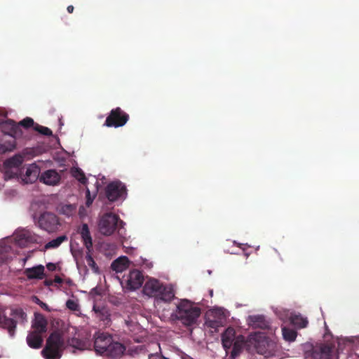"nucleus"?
Returning a JSON list of instances; mask_svg holds the SVG:
<instances>
[{
	"instance_id": "9d476101",
	"label": "nucleus",
	"mask_w": 359,
	"mask_h": 359,
	"mask_svg": "<svg viewBox=\"0 0 359 359\" xmlns=\"http://www.w3.org/2000/svg\"><path fill=\"white\" fill-rule=\"evenodd\" d=\"M163 285L158 280L151 278L144 284L143 292L147 296L156 297L159 295Z\"/></svg>"
},
{
	"instance_id": "a878e982",
	"label": "nucleus",
	"mask_w": 359,
	"mask_h": 359,
	"mask_svg": "<svg viewBox=\"0 0 359 359\" xmlns=\"http://www.w3.org/2000/svg\"><path fill=\"white\" fill-rule=\"evenodd\" d=\"M174 297L175 294L172 288L163 285L159 295L156 297L165 302H170Z\"/></svg>"
},
{
	"instance_id": "09e8293b",
	"label": "nucleus",
	"mask_w": 359,
	"mask_h": 359,
	"mask_svg": "<svg viewBox=\"0 0 359 359\" xmlns=\"http://www.w3.org/2000/svg\"><path fill=\"white\" fill-rule=\"evenodd\" d=\"M209 326L212 328H215L216 327L217 325H216V322L215 321H210L209 322Z\"/></svg>"
},
{
	"instance_id": "a18cd8bd",
	"label": "nucleus",
	"mask_w": 359,
	"mask_h": 359,
	"mask_svg": "<svg viewBox=\"0 0 359 359\" xmlns=\"http://www.w3.org/2000/svg\"><path fill=\"white\" fill-rule=\"evenodd\" d=\"M53 283H54V282H53V280H46L44 281V284H45V285H46V286H50V285H53Z\"/></svg>"
},
{
	"instance_id": "a211bd4d",
	"label": "nucleus",
	"mask_w": 359,
	"mask_h": 359,
	"mask_svg": "<svg viewBox=\"0 0 359 359\" xmlns=\"http://www.w3.org/2000/svg\"><path fill=\"white\" fill-rule=\"evenodd\" d=\"M42 334V333L38 332H30L27 337V343L28 346L34 349L41 348L43 341Z\"/></svg>"
},
{
	"instance_id": "b1692460",
	"label": "nucleus",
	"mask_w": 359,
	"mask_h": 359,
	"mask_svg": "<svg viewBox=\"0 0 359 359\" xmlns=\"http://www.w3.org/2000/svg\"><path fill=\"white\" fill-rule=\"evenodd\" d=\"M129 260L126 257H119L114 260L111 265L113 271L121 273L127 269Z\"/></svg>"
},
{
	"instance_id": "f704fd0d",
	"label": "nucleus",
	"mask_w": 359,
	"mask_h": 359,
	"mask_svg": "<svg viewBox=\"0 0 359 359\" xmlns=\"http://www.w3.org/2000/svg\"><path fill=\"white\" fill-rule=\"evenodd\" d=\"M66 306L68 309L73 311H79L80 310V306L78 302L73 299H68L66 302Z\"/></svg>"
},
{
	"instance_id": "6ab92c4d",
	"label": "nucleus",
	"mask_w": 359,
	"mask_h": 359,
	"mask_svg": "<svg viewBox=\"0 0 359 359\" xmlns=\"http://www.w3.org/2000/svg\"><path fill=\"white\" fill-rule=\"evenodd\" d=\"M44 270V266L40 264L32 268L25 269L24 273L29 280H41L45 276Z\"/></svg>"
},
{
	"instance_id": "412c9836",
	"label": "nucleus",
	"mask_w": 359,
	"mask_h": 359,
	"mask_svg": "<svg viewBox=\"0 0 359 359\" xmlns=\"http://www.w3.org/2000/svg\"><path fill=\"white\" fill-rule=\"evenodd\" d=\"M93 311L96 314V316L105 324H108L110 322L111 314L107 307L95 304L93 307Z\"/></svg>"
},
{
	"instance_id": "7c9ffc66",
	"label": "nucleus",
	"mask_w": 359,
	"mask_h": 359,
	"mask_svg": "<svg viewBox=\"0 0 359 359\" xmlns=\"http://www.w3.org/2000/svg\"><path fill=\"white\" fill-rule=\"evenodd\" d=\"M11 316H12L14 318L20 320L22 322H24L27 319V314L23 311L22 309H15L11 311Z\"/></svg>"
},
{
	"instance_id": "c9c22d12",
	"label": "nucleus",
	"mask_w": 359,
	"mask_h": 359,
	"mask_svg": "<svg viewBox=\"0 0 359 359\" xmlns=\"http://www.w3.org/2000/svg\"><path fill=\"white\" fill-rule=\"evenodd\" d=\"M16 138L12 137L11 140L6 141L4 144H6V147L9 151H13L16 147Z\"/></svg>"
},
{
	"instance_id": "79ce46f5",
	"label": "nucleus",
	"mask_w": 359,
	"mask_h": 359,
	"mask_svg": "<svg viewBox=\"0 0 359 359\" xmlns=\"http://www.w3.org/2000/svg\"><path fill=\"white\" fill-rule=\"evenodd\" d=\"M46 268L50 271H54L56 270V265L50 262L46 264Z\"/></svg>"
},
{
	"instance_id": "20e7f679",
	"label": "nucleus",
	"mask_w": 359,
	"mask_h": 359,
	"mask_svg": "<svg viewBox=\"0 0 359 359\" xmlns=\"http://www.w3.org/2000/svg\"><path fill=\"white\" fill-rule=\"evenodd\" d=\"M118 223L122 224L123 222L117 215L111 212L105 213L100 219L99 231L104 236H110L115 231Z\"/></svg>"
},
{
	"instance_id": "c03bdc74",
	"label": "nucleus",
	"mask_w": 359,
	"mask_h": 359,
	"mask_svg": "<svg viewBox=\"0 0 359 359\" xmlns=\"http://www.w3.org/2000/svg\"><path fill=\"white\" fill-rule=\"evenodd\" d=\"M64 282L69 286H72L74 284L72 280L70 278L64 280Z\"/></svg>"
},
{
	"instance_id": "f8f14e48",
	"label": "nucleus",
	"mask_w": 359,
	"mask_h": 359,
	"mask_svg": "<svg viewBox=\"0 0 359 359\" xmlns=\"http://www.w3.org/2000/svg\"><path fill=\"white\" fill-rule=\"evenodd\" d=\"M144 282V276L142 273L137 269L130 272L128 279L127 285L130 290H137L140 288Z\"/></svg>"
},
{
	"instance_id": "c756f323",
	"label": "nucleus",
	"mask_w": 359,
	"mask_h": 359,
	"mask_svg": "<svg viewBox=\"0 0 359 359\" xmlns=\"http://www.w3.org/2000/svg\"><path fill=\"white\" fill-rule=\"evenodd\" d=\"M73 176L82 184H86L88 179L86 178L84 172L80 168H76L73 172Z\"/></svg>"
},
{
	"instance_id": "cd10ccee",
	"label": "nucleus",
	"mask_w": 359,
	"mask_h": 359,
	"mask_svg": "<svg viewBox=\"0 0 359 359\" xmlns=\"http://www.w3.org/2000/svg\"><path fill=\"white\" fill-rule=\"evenodd\" d=\"M68 238L65 235L60 236L48 242L45 245L44 248L46 250L51 249V248H58L64 241H67Z\"/></svg>"
},
{
	"instance_id": "f03ea898",
	"label": "nucleus",
	"mask_w": 359,
	"mask_h": 359,
	"mask_svg": "<svg viewBox=\"0 0 359 359\" xmlns=\"http://www.w3.org/2000/svg\"><path fill=\"white\" fill-rule=\"evenodd\" d=\"M201 313V310L199 307L195 306L191 302L187 299H182L177 306L175 318L183 325L191 326L196 323Z\"/></svg>"
},
{
	"instance_id": "6e6552de",
	"label": "nucleus",
	"mask_w": 359,
	"mask_h": 359,
	"mask_svg": "<svg viewBox=\"0 0 359 359\" xmlns=\"http://www.w3.org/2000/svg\"><path fill=\"white\" fill-rule=\"evenodd\" d=\"M39 226L49 232H55L60 226L57 216L52 212H45L38 219Z\"/></svg>"
},
{
	"instance_id": "f257e3e1",
	"label": "nucleus",
	"mask_w": 359,
	"mask_h": 359,
	"mask_svg": "<svg viewBox=\"0 0 359 359\" xmlns=\"http://www.w3.org/2000/svg\"><path fill=\"white\" fill-rule=\"evenodd\" d=\"M94 348L97 354L110 359H119L126 351L123 344L114 341L111 335L105 333L95 335Z\"/></svg>"
},
{
	"instance_id": "2f4dec72",
	"label": "nucleus",
	"mask_w": 359,
	"mask_h": 359,
	"mask_svg": "<svg viewBox=\"0 0 359 359\" xmlns=\"http://www.w3.org/2000/svg\"><path fill=\"white\" fill-rule=\"evenodd\" d=\"M35 124L36 123H34V120L30 117H26L25 118L20 121L18 123H17L20 128L22 126L26 129H28L31 127L34 128Z\"/></svg>"
},
{
	"instance_id": "72a5a7b5",
	"label": "nucleus",
	"mask_w": 359,
	"mask_h": 359,
	"mask_svg": "<svg viewBox=\"0 0 359 359\" xmlns=\"http://www.w3.org/2000/svg\"><path fill=\"white\" fill-rule=\"evenodd\" d=\"M86 261L88 266L90 267L95 272L98 271V266H97L94 259L90 254V252H88V253L86 255Z\"/></svg>"
},
{
	"instance_id": "473e14b6",
	"label": "nucleus",
	"mask_w": 359,
	"mask_h": 359,
	"mask_svg": "<svg viewBox=\"0 0 359 359\" xmlns=\"http://www.w3.org/2000/svg\"><path fill=\"white\" fill-rule=\"evenodd\" d=\"M34 130L46 136H51L53 135V132L50 128L40 126L38 123L35 124Z\"/></svg>"
},
{
	"instance_id": "de8ad7c7",
	"label": "nucleus",
	"mask_w": 359,
	"mask_h": 359,
	"mask_svg": "<svg viewBox=\"0 0 359 359\" xmlns=\"http://www.w3.org/2000/svg\"><path fill=\"white\" fill-rule=\"evenodd\" d=\"M67 210H69V212H72L74 210V208L72 205H68L65 207Z\"/></svg>"
},
{
	"instance_id": "9b49d317",
	"label": "nucleus",
	"mask_w": 359,
	"mask_h": 359,
	"mask_svg": "<svg viewBox=\"0 0 359 359\" xmlns=\"http://www.w3.org/2000/svg\"><path fill=\"white\" fill-rule=\"evenodd\" d=\"M248 324L254 329L266 330L270 327V323L264 315L249 316L247 318Z\"/></svg>"
},
{
	"instance_id": "423d86ee",
	"label": "nucleus",
	"mask_w": 359,
	"mask_h": 359,
	"mask_svg": "<svg viewBox=\"0 0 359 359\" xmlns=\"http://www.w3.org/2000/svg\"><path fill=\"white\" fill-rule=\"evenodd\" d=\"M129 115L120 107L111 110L104 123V126L118 128L123 126L128 121Z\"/></svg>"
},
{
	"instance_id": "4be33fe9",
	"label": "nucleus",
	"mask_w": 359,
	"mask_h": 359,
	"mask_svg": "<svg viewBox=\"0 0 359 359\" xmlns=\"http://www.w3.org/2000/svg\"><path fill=\"white\" fill-rule=\"evenodd\" d=\"M245 344V337L243 335H239L236 338L232 345V351L231 352V358H236L242 352L243 346Z\"/></svg>"
},
{
	"instance_id": "bb28decb",
	"label": "nucleus",
	"mask_w": 359,
	"mask_h": 359,
	"mask_svg": "<svg viewBox=\"0 0 359 359\" xmlns=\"http://www.w3.org/2000/svg\"><path fill=\"white\" fill-rule=\"evenodd\" d=\"M67 343L69 346L79 351H83L88 348V343L86 341L76 337L69 339Z\"/></svg>"
},
{
	"instance_id": "f3484780",
	"label": "nucleus",
	"mask_w": 359,
	"mask_h": 359,
	"mask_svg": "<svg viewBox=\"0 0 359 359\" xmlns=\"http://www.w3.org/2000/svg\"><path fill=\"white\" fill-rule=\"evenodd\" d=\"M0 325L8 330L11 337L15 335L17 321L13 318L6 317L2 311H0Z\"/></svg>"
},
{
	"instance_id": "1a4fd4ad",
	"label": "nucleus",
	"mask_w": 359,
	"mask_h": 359,
	"mask_svg": "<svg viewBox=\"0 0 359 359\" xmlns=\"http://www.w3.org/2000/svg\"><path fill=\"white\" fill-rule=\"evenodd\" d=\"M1 130L11 137L19 138L22 136L21 128L17 125V123L12 119H7L0 123Z\"/></svg>"
},
{
	"instance_id": "e433bc0d",
	"label": "nucleus",
	"mask_w": 359,
	"mask_h": 359,
	"mask_svg": "<svg viewBox=\"0 0 359 359\" xmlns=\"http://www.w3.org/2000/svg\"><path fill=\"white\" fill-rule=\"evenodd\" d=\"M4 179L8 180L17 177V173L11 170L12 168H5Z\"/></svg>"
},
{
	"instance_id": "2eb2a0df",
	"label": "nucleus",
	"mask_w": 359,
	"mask_h": 359,
	"mask_svg": "<svg viewBox=\"0 0 359 359\" xmlns=\"http://www.w3.org/2000/svg\"><path fill=\"white\" fill-rule=\"evenodd\" d=\"M78 233L81 235L83 245L88 252L93 248V239L90 235L88 225L86 223L81 224L78 229Z\"/></svg>"
},
{
	"instance_id": "49530a36",
	"label": "nucleus",
	"mask_w": 359,
	"mask_h": 359,
	"mask_svg": "<svg viewBox=\"0 0 359 359\" xmlns=\"http://www.w3.org/2000/svg\"><path fill=\"white\" fill-rule=\"evenodd\" d=\"M67 10L68 13H72L74 10V8L72 5H69L67 6Z\"/></svg>"
},
{
	"instance_id": "8fccbe9b",
	"label": "nucleus",
	"mask_w": 359,
	"mask_h": 359,
	"mask_svg": "<svg viewBox=\"0 0 359 359\" xmlns=\"http://www.w3.org/2000/svg\"><path fill=\"white\" fill-rule=\"evenodd\" d=\"M20 238L19 239V241H20V240H22V239H24V238H25V239H26V238H27V236H26V234H25V233H23V234L20 235Z\"/></svg>"
},
{
	"instance_id": "ddd939ff",
	"label": "nucleus",
	"mask_w": 359,
	"mask_h": 359,
	"mask_svg": "<svg viewBox=\"0 0 359 359\" xmlns=\"http://www.w3.org/2000/svg\"><path fill=\"white\" fill-rule=\"evenodd\" d=\"M333 347L329 344L316 346L312 351L313 359H331Z\"/></svg>"
},
{
	"instance_id": "5701e85b",
	"label": "nucleus",
	"mask_w": 359,
	"mask_h": 359,
	"mask_svg": "<svg viewBox=\"0 0 359 359\" xmlns=\"http://www.w3.org/2000/svg\"><path fill=\"white\" fill-rule=\"evenodd\" d=\"M290 321L291 324L299 329L306 327L309 323L307 318L299 313H292Z\"/></svg>"
},
{
	"instance_id": "a19ab883",
	"label": "nucleus",
	"mask_w": 359,
	"mask_h": 359,
	"mask_svg": "<svg viewBox=\"0 0 359 359\" xmlns=\"http://www.w3.org/2000/svg\"><path fill=\"white\" fill-rule=\"evenodd\" d=\"M6 152H10L6 147V144H0V154H5Z\"/></svg>"
},
{
	"instance_id": "aec40b11",
	"label": "nucleus",
	"mask_w": 359,
	"mask_h": 359,
	"mask_svg": "<svg viewBox=\"0 0 359 359\" xmlns=\"http://www.w3.org/2000/svg\"><path fill=\"white\" fill-rule=\"evenodd\" d=\"M47 325L48 322L42 314L38 313L35 315V320L32 325L34 332L42 334L45 333L47 331Z\"/></svg>"
},
{
	"instance_id": "0eeeda50",
	"label": "nucleus",
	"mask_w": 359,
	"mask_h": 359,
	"mask_svg": "<svg viewBox=\"0 0 359 359\" xmlns=\"http://www.w3.org/2000/svg\"><path fill=\"white\" fill-rule=\"evenodd\" d=\"M105 194L109 201L114 202L118 199H124L127 195V189L121 182L114 181L106 187Z\"/></svg>"
},
{
	"instance_id": "4468645a",
	"label": "nucleus",
	"mask_w": 359,
	"mask_h": 359,
	"mask_svg": "<svg viewBox=\"0 0 359 359\" xmlns=\"http://www.w3.org/2000/svg\"><path fill=\"white\" fill-rule=\"evenodd\" d=\"M61 180L60 174L55 170H48L39 177V180L47 185H57Z\"/></svg>"
},
{
	"instance_id": "c85d7f7f",
	"label": "nucleus",
	"mask_w": 359,
	"mask_h": 359,
	"mask_svg": "<svg viewBox=\"0 0 359 359\" xmlns=\"http://www.w3.org/2000/svg\"><path fill=\"white\" fill-rule=\"evenodd\" d=\"M282 334L283 339L289 342L294 341L297 336V332L294 330L287 327H282Z\"/></svg>"
},
{
	"instance_id": "58836bf2",
	"label": "nucleus",
	"mask_w": 359,
	"mask_h": 359,
	"mask_svg": "<svg viewBox=\"0 0 359 359\" xmlns=\"http://www.w3.org/2000/svg\"><path fill=\"white\" fill-rule=\"evenodd\" d=\"M86 206L89 207L93 202L94 196L91 197L90 193V191L88 189H86Z\"/></svg>"
},
{
	"instance_id": "39448f33",
	"label": "nucleus",
	"mask_w": 359,
	"mask_h": 359,
	"mask_svg": "<svg viewBox=\"0 0 359 359\" xmlns=\"http://www.w3.org/2000/svg\"><path fill=\"white\" fill-rule=\"evenodd\" d=\"M248 341L253 345L257 353L260 355H269L272 341L264 333L255 332L249 336Z\"/></svg>"
},
{
	"instance_id": "dca6fc26",
	"label": "nucleus",
	"mask_w": 359,
	"mask_h": 359,
	"mask_svg": "<svg viewBox=\"0 0 359 359\" xmlns=\"http://www.w3.org/2000/svg\"><path fill=\"white\" fill-rule=\"evenodd\" d=\"M236 338V331L231 327L226 328L222 334V344L226 351L231 348Z\"/></svg>"
},
{
	"instance_id": "393cba45",
	"label": "nucleus",
	"mask_w": 359,
	"mask_h": 359,
	"mask_svg": "<svg viewBox=\"0 0 359 359\" xmlns=\"http://www.w3.org/2000/svg\"><path fill=\"white\" fill-rule=\"evenodd\" d=\"M23 159L20 155H15L4 162V168H18L22 163Z\"/></svg>"
},
{
	"instance_id": "4c0bfd02",
	"label": "nucleus",
	"mask_w": 359,
	"mask_h": 359,
	"mask_svg": "<svg viewBox=\"0 0 359 359\" xmlns=\"http://www.w3.org/2000/svg\"><path fill=\"white\" fill-rule=\"evenodd\" d=\"M37 168L35 167L34 168H28L26 170V176L27 177H33L34 179L37 177Z\"/></svg>"
},
{
	"instance_id": "ea45409f",
	"label": "nucleus",
	"mask_w": 359,
	"mask_h": 359,
	"mask_svg": "<svg viewBox=\"0 0 359 359\" xmlns=\"http://www.w3.org/2000/svg\"><path fill=\"white\" fill-rule=\"evenodd\" d=\"M34 298L36 299L35 302H36L37 304H39V305L42 309H45V310H46V311H49L48 306V305H47L46 303H44V302H41V301L39 298H37L36 297H35Z\"/></svg>"
},
{
	"instance_id": "37998d69",
	"label": "nucleus",
	"mask_w": 359,
	"mask_h": 359,
	"mask_svg": "<svg viewBox=\"0 0 359 359\" xmlns=\"http://www.w3.org/2000/svg\"><path fill=\"white\" fill-rule=\"evenodd\" d=\"M53 282L55 283L60 284L64 282V280L62 278H60L59 276H55V278L53 280Z\"/></svg>"
},
{
	"instance_id": "7ed1b4c3",
	"label": "nucleus",
	"mask_w": 359,
	"mask_h": 359,
	"mask_svg": "<svg viewBox=\"0 0 359 359\" xmlns=\"http://www.w3.org/2000/svg\"><path fill=\"white\" fill-rule=\"evenodd\" d=\"M64 348L65 341L62 334L55 331L47 339L41 354L45 359H60L62 357Z\"/></svg>"
}]
</instances>
